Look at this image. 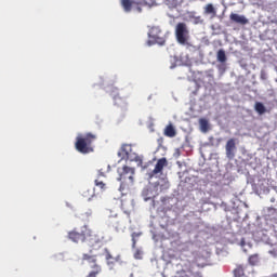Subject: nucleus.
I'll use <instances>...</instances> for the list:
<instances>
[{
	"instance_id": "1",
	"label": "nucleus",
	"mask_w": 277,
	"mask_h": 277,
	"mask_svg": "<svg viewBox=\"0 0 277 277\" xmlns=\"http://www.w3.org/2000/svg\"><path fill=\"white\" fill-rule=\"evenodd\" d=\"M68 239L70 241H74V243H83L84 241L89 240V246L91 248H94V246H97V248L103 247V241L101 238H97L96 235H92V230L88 228L85 225H83L80 230L72 229L68 233Z\"/></svg>"
},
{
	"instance_id": "2",
	"label": "nucleus",
	"mask_w": 277,
	"mask_h": 277,
	"mask_svg": "<svg viewBox=\"0 0 277 277\" xmlns=\"http://www.w3.org/2000/svg\"><path fill=\"white\" fill-rule=\"evenodd\" d=\"M96 140V134L87 133L84 135H79L76 138L75 148L78 153L82 155H88L94 153V147H92L93 142Z\"/></svg>"
},
{
	"instance_id": "3",
	"label": "nucleus",
	"mask_w": 277,
	"mask_h": 277,
	"mask_svg": "<svg viewBox=\"0 0 277 277\" xmlns=\"http://www.w3.org/2000/svg\"><path fill=\"white\" fill-rule=\"evenodd\" d=\"M133 176H135V169L123 166L122 171H119V177L117 179V181L121 183L119 192H124L130 185H133Z\"/></svg>"
},
{
	"instance_id": "4",
	"label": "nucleus",
	"mask_w": 277,
	"mask_h": 277,
	"mask_svg": "<svg viewBox=\"0 0 277 277\" xmlns=\"http://www.w3.org/2000/svg\"><path fill=\"white\" fill-rule=\"evenodd\" d=\"M175 38L179 44L183 47L189 44V28L187 24L180 22L175 26Z\"/></svg>"
},
{
	"instance_id": "5",
	"label": "nucleus",
	"mask_w": 277,
	"mask_h": 277,
	"mask_svg": "<svg viewBox=\"0 0 277 277\" xmlns=\"http://www.w3.org/2000/svg\"><path fill=\"white\" fill-rule=\"evenodd\" d=\"M148 38L151 44H159V47H166V37L159 26H153L149 29Z\"/></svg>"
},
{
	"instance_id": "6",
	"label": "nucleus",
	"mask_w": 277,
	"mask_h": 277,
	"mask_svg": "<svg viewBox=\"0 0 277 277\" xmlns=\"http://www.w3.org/2000/svg\"><path fill=\"white\" fill-rule=\"evenodd\" d=\"M82 261H87L92 269L87 277H96L97 274H101V272H103L101 265L96 263V258L94 255L84 253L82 255Z\"/></svg>"
},
{
	"instance_id": "7",
	"label": "nucleus",
	"mask_w": 277,
	"mask_h": 277,
	"mask_svg": "<svg viewBox=\"0 0 277 277\" xmlns=\"http://www.w3.org/2000/svg\"><path fill=\"white\" fill-rule=\"evenodd\" d=\"M166 166H168V159H166V158H160V159L157 161V163H156L154 170L150 171L149 173H147L148 179L150 180V179H153L156 174H161V172H163V168H166Z\"/></svg>"
},
{
	"instance_id": "8",
	"label": "nucleus",
	"mask_w": 277,
	"mask_h": 277,
	"mask_svg": "<svg viewBox=\"0 0 277 277\" xmlns=\"http://www.w3.org/2000/svg\"><path fill=\"white\" fill-rule=\"evenodd\" d=\"M225 150L227 159H235V150H237L235 138H229L227 141L225 145Z\"/></svg>"
},
{
	"instance_id": "9",
	"label": "nucleus",
	"mask_w": 277,
	"mask_h": 277,
	"mask_svg": "<svg viewBox=\"0 0 277 277\" xmlns=\"http://www.w3.org/2000/svg\"><path fill=\"white\" fill-rule=\"evenodd\" d=\"M229 18L233 23H237L238 25H248V18L243 15H239L237 13H232Z\"/></svg>"
},
{
	"instance_id": "10",
	"label": "nucleus",
	"mask_w": 277,
	"mask_h": 277,
	"mask_svg": "<svg viewBox=\"0 0 277 277\" xmlns=\"http://www.w3.org/2000/svg\"><path fill=\"white\" fill-rule=\"evenodd\" d=\"M163 135L166 137H176V129L172 123H169L168 126H166L163 130Z\"/></svg>"
},
{
	"instance_id": "11",
	"label": "nucleus",
	"mask_w": 277,
	"mask_h": 277,
	"mask_svg": "<svg viewBox=\"0 0 277 277\" xmlns=\"http://www.w3.org/2000/svg\"><path fill=\"white\" fill-rule=\"evenodd\" d=\"M254 109L260 116H263V114L267 111V108H265V105H263L261 102L255 103Z\"/></svg>"
},
{
	"instance_id": "12",
	"label": "nucleus",
	"mask_w": 277,
	"mask_h": 277,
	"mask_svg": "<svg viewBox=\"0 0 277 277\" xmlns=\"http://www.w3.org/2000/svg\"><path fill=\"white\" fill-rule=\"evenodd\" d=\"M94 188H85L82 192V196L83 198H87V200H92V198H94Z\"/></svg>"
},
{
	"instance_id": "13",
	"label": "nucleus",
	"mask_w": 277,
	"mask_h": 277,
	"mask_svg": "<svg viewBox=\"0 0 277 277\" xmlns=\"http://www.w3.org/2000/svg\"><path fill=\"white\" fill-rule=\"evenodd\" d=\"M184 0H166V4L169 8H179V5H183Z\"/></svg>"
},
{
	"instance_id": "14",
	"label": "nucleus",
	"mask_w": 277,
	"mask_h": 277,
	"mask_svg": "<svg viewBox=\"0 0 277 277\" xmlns=\"http://www.w3.org/2000/svg\"><path fill=\"white\" fill-rule=\"evenodd\" d=\"M143 197L146 202H148V200H150L151 198H155V195H153V189L145 188L143 190Z\"/></svg>"
},
{
	"instance_id": "15",
	"label": "nucleus",
	"mask_w": 277,
	"mask_h": 277,
	"mask_svg": "<svg viewBox=\"0 0 277 277\" xmlns=\"http://www.w3.org/2000/svg\"><path fill=\"white\" fill-rule=\"evenodd\" d=\"M216 60L217 62H221V64H224V62H226V52L223 49L217 51Z\"/></svg>"
},
{
	"instance_id": "16",
	"label": "nucleus",
	"mask_w": 277,
	"mask_h": 277,
	"mask_svg": "<svg viewBox=\"0 0 277 277\" xmlns=\"http://www.w3.org/2000/svg\"><path fill=\"white\" fill-rule=\"evenodd\" d=\"M121 5L124 12H130L131 8H133V2L131 0H121Z\"/></svg>"
},
{
	"instance_id": "17",
	"label": "nucleus",
	"mask_w": 277,
	"mask_h": 277,
	"mask_svg": "<svg viewBox=\"0 0 277 277\" xmlns=\"http://www.w3.org/2000/svg\"><path fill=\"white\" fill-rule=\"evenodd\" d=\"M199 124L202 133H207V131H209V121L207 119H200Z\"/></svg>"
},
{
	"instance_id": "18",
	"label": "nucleus",
	"mask_w": 277,
	"mask_h": 277,
	"mask_svg": "<svg viewBox=\"0 0 277 277\" xmlns=\"http://www.w3.org/2000/svg\"><path fill=\"white\" fill-rule=\"evenodd\" d=\"M94 183H95V187H98L101 192H105L107 189V184H105L103 181H100L98 179H96Z\"/></svg>"
},
{
	"instance_id": "19",
	"label": "nucleus",
	"mask_w": 277,
	"mask_h": 277,
	"mask_svg": "<svg viewBox=\"0 0 277 277\" xmlns=\"http://www.w3.org/2000/svg\"><path fill=\"white\" fill-rule=\"evenodd\" d=\"M205 14H215V8L209 3L205 6Z\"/></svg>"
},
{
	"instance_id": "20",
	"label": "nucleus",
	"mask_w": 277,
	"mask_h": 277,
	"mask_svg": "<svg viewBox=\"0 0 277 277\" xmlns=\"http://www.w3.org/2000/svg\"><path fill=\"white\" fill-rule=\"evenodd\" d=\"M104 250H105L106 261L108 265H114V256L111 255V253H109L108 249H104Z\"/></svg>"
},
{
	"instance_id": "21",
	"label": "nucleus",
	"mask_w": 277,
	"mask_h": 277,
	"mask_svg": "<svg viewBox=\"0 0 277 277\" xmlns=\"http://www.w3.org/2000/svg\"><path fill=\"white\" fill-rule=\"evenodd\" d=\"M256 263H259V255L258 254H253L249 258V264L250 265H256Z\"/></svg>"
},
{
	"instance_id": "22",
	"label": "nucleus",
	"mask_w": 277,
	"mask_h": 277,
	"mask_svg": "<svg viewBox=\"0 0 277 277\" xmlns=\"http://www.w3.org/2000/svg\"><path fill=\"white\" fill-rule=\"evenodd\" d=\"M234 276H235V277H242V276H243V267L238 266V267L234 271Z\"/></svg>"
},
{
	"instance_id": "23",
	"label": "nucleus",
	"mask_w": 277,
	"mask_h": 277,
	"mask_svg": "<svg viewBox=\"0 0 277 277\" xmlns=\"http://www.w3.org/2000/svg\"><path fill=\"white\" fill-rule=\"evenodd\" d=\"M202 23H205V19H202L201 16H196V17H194V19H193V24H194V25H202Z\"/></svg>"
},
{
	"instance_id": "24",
	"label": "nucleus",
	"mask_w": 277,
	"mask_h": 277,
	"mask_svg": "<svg viewBox=\"0 0 277 277\" xmlns=\"http://www.w3.org/2000/svg\"><path fill=\"white\" fill-rule=\"evenodd\" d=\"M114 98H115V105H120V103H123V105H126L124 101L121 100L120 96L116 95Z\"/></svg>"
},
{
	"instance_id": "25",
	"label": "nucleus",
	"mask_w": 277,
	"mask_h": 277,
	"mask_svg": "<svg viewBox=\"0 0 277 277\" xmlns=\"http://www.w3.org/2000/svg\"><path fill=\"white\" fill-rule=\"evenodd\" d=\"M101 176H103V177L106 176V175H105V172L103 171V169H100V170L97 171V179H101Z\"/></svg>"
},
{
	"instance_id": "26",
	"label": "nucleus",
	"mask_w": 277,
	"mask_h": 277,
	"mask_svg": "<svg viewBox=\"0 0 277 277\" xmlns=\"http://www.w3.org/2000/svg\"><path fill=\"white\" fill-rule=\"evenodd\" d=\"M188 18H190V21H194V18H196V12H188Z\"/></svg>"
},
{
	"instance_id": "27",
	"label": "nucleus",
	"mask_w": 277,
	"mask_h": 277,
	"mask_svg": "<svg viewBox=\"0 0 277 277\" xmlns=\"http://www.w3.org/2000/svg\"><path fill=\"white\" fill-rule=\"evenodd\" d=\"M135 237H140V235L135 233L132 234L133 246H135Z\"/></svg>"
},
{
	"instance_id": "28",
	"label": "nucleus",
	"mask_w": 277,
	"mask_h": 277,
	"mask_svg": "<svg viewBox=\"0 0 277 277\" xmlns=\"http://www.w3.org/2000/svg\"><path fill=\"white\" fill-rule=\"evenodd\" d=\"M124 148H127V146H122V150H124Z\"/></svg>"
}]
</instances>
